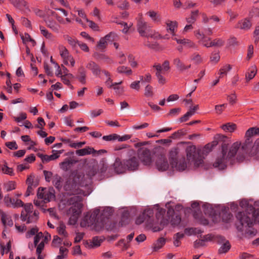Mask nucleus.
<instances>
[{"mask_svg":"<svg viewBox=\"0 0 259 259\" xmlns=\"http://www.w3.org/2000/svg\"><path fill=\"white\" fill-rule=\"evenodd\" d=\"M84 176L82 175L76 174L73 176L72 182H68L64 186L66 191H71L74 195L71 197L67 201V205L70 206L67 211V214L69 217V224L75 225L81 212L82 207V197L76 196L75 194H82L85 195L84 193L78 192L77 189L79 186H83L84 183L82 182Z\"/></svg>","mask_w":259,"mask_h":259,"instance_id":"f257e3e1","label":"nucleus"},{"mask_svg":"<svg viewBox=\"0 0 259 259\" xmlns=\"http://www.w3.org/2000/svg\"><path fill=\"white\" fill-rule=\"evenodd\" d=\"M186 159L183 158L178 162L175 163L172 162L171 166L176 170L181 171L186 169L187 168L192 167L193 163L194 167L199 166L203 163V159L201 157L196 158V148L195 146H188L186 149Z\"/></svg>","mask_w":259,"mask_h":259,"instance_id":"f03ea898","label":"nucleus"},{"mask_svg":"<svg viewBox=\"0 0 259 259\" xmlns=\"http://www.w3.org/2000/svg\"><path fill=\"white\" fill-rule=\"evenodd\" d=\"M240 145L241 142L240 141L234 142L228 151L227 146L226 144L223 145L222 146V151L218 155L213 164V166L219 169H225L227 166L228 161L231 158L235 156Z\"/></svg>","mask_w":259,"mask_h":259,"instance_id":"7ed1b4c3","label":"nucleus"},{"mask_svg":"<svg viewBox=\"0 0 259 259\" xmlns=\"http://www.w3.org/2000/svg\"><path fill=\"white\" fill-rule=\"evenodd\" d=\"M51 239V236L49 234L44 235L42 232L36 234L33 238V244L29 242L28 244V248L32 250L36 247V254L37 259H44V256L41 254L42 251L44 249L45 244H47Z\"/></svg>","mask_w":259,"mask_h":259,"instance_id":"20e7f679","label":"nucleus"},{"mask_svg":"<svg viewBox=\"0 0 259 259\" xmlns=\"http://www.w3.org/2000/svg\"><path fill=\"white\" fill-rule=\"evenodd\" d=\"M138 156L141 162L146 166H150L153 162L151 152L145 147L140 148L138 150Z\"/></svg>","mask_w":259,"mask_h":259,"instance_id":"39448f33","label":"nucleus"},{"mask_svg":"<svg viewBox=\"0 0 259 259\" xmlns=\"http://www.w3.org/2000/svg\"><path fill=\"white\" fill-rule=\"evenodd\" d=\"M99 210L96 209L94 210L91 214L88 213L80 222L81 227L93 226V228H97V217L99 214Z\"/></svg>","mask_w":259,"mask_h":259,"instance_id":"423d86ee","label":"nucleus"},{"mask_svg":"<svg viewBox=\"0 0 259 259\" xmlns=\"http://www.w3.org/2000/svg\"><path fill=\"white\" fill-rule=\"evenodd\" d=\"M37 198L42 199L45 202H48L55 198V190L52 188H39L37 193Z\"/></svg>","mask_w":259,"mask_h":259,"instance_id":"0eeeda50","label":"nucleus"},{"mask_svg":"<svg viewBox=\"0 0 259 259\" xmlns=\"http://www.w3.org/2000/svg\"><path fill=\"white\" fill-rule=\"evenodd\" d=\"M149 27L147 23L142 18V15H140L139 18H137V30L140 34L142 36H152Z\"/></svg>","mask_w":259,"mask_h":259,"instance_id":"6e6552de","label":"nucleus"},{"mask_svg":"<svg viewBox=\"0 0 259 259\" xmlns=\"http://www.w3.org/2000/svg\"><path fill=\"white\" fill-rule=\"evenodd\" d=\"M64 152V150L52 151V154L50 155L42 154H38V156L40 158L43 163H48L51 161L55 160L58 159Z\"/></svg>","mask_w":259,"mask_h":259,"instance_id":"1a4fd4ad","label":"nucleus"},{"mask_svg":"<svg viewBox=\"0 0 259 259\" xmlns=\"http://www.w3.org/2000/svg\"><path fill=\"white\" fill-rule=\"evenodd\" d=\"M4 202L6 205L13 208H19L23 206V201L17 198H12L9 195H7L4 197Z\"/></svg>","mask_w":259,"mask_h":259,"instance_id":"9d476101","label":"nucleus"},{"mask_svg":"<svg viewBox=\"0 0 259 259\" xmlns=\"http://www.w3.org/2000/svg\"><path fill=\"white\" fill-rule=\"evenodd\" d=\"M194 34L200 44L207 48L211 47L212 40L210 38L205 36L203 33H201L199 30L195 31Z\"/></svg>","mask_w":259,"mask_h":259,"instance_id":"9b49d317","label":"nucleus"},{"mask_svg":"<svg viewBox=\"0 0 259 259\" xmlns=\"http://www.w3.org/2000/svg\"><path fill=\"white\" fill-rule=\"evenodd\" d=\"M240 207L245 210L244 212H240V213H244L245 216H249L252 217V214L254 213L255 210H254V207L251 204H250L249 202L245 199L242 200L240 202ZM239 213V212L238 213Z\"/></svg>","mask_w":259,"mask_h":259,"instance_id":"f8f14e48","label":"nucleus"},{"mask_svg":"<svg viewBox=\"0 0 259 259\" xmlns=\"http://www.w3.org/2000/svg\"><path fill=\"white\" fill-rule=\"evenodd\" d=\"M156 168L159 171H165L169 168V164L164 156H161L158 157L155 162Z\"/></svg>","mask_w":259,"mask_h":259,"instance_id":"ddd939ff","label":"nucleus"},{"mask_svg":"<svg viewBox=\"0 0 259 259\" xmlns=\"http://www.w3.org/2000/svg\"><path fill=\"white\" fill-rule=\"evenodd\" d=\"M103 150L96 151L93 148L91 147H86L84 148L77 149L75 151V153L79 156H83L91 154L98 153V154H101L103 152Z\"/></svg>","mask_w":259,"mask_h":259,"instance_id":"4468645a","label":"nucleus"},{"mask_svg":"<svg viewBox=\"0 0 259 259\" xmlns=\"http://www.w3.org/2000/svg\"><path fill=\"white\" fill-rule=\"evenodd\" d=\"M116 37V34L114 32H110L108 34L106 35L104 37L101 38L98 43V47L101 49H104L107 44V41H110L113 40Z\"/></svg>","mask_w":259,"mask_h":259,"instance_id":"2eb2a0df","label":"nucleus"},{"mask_svg":"<svg viewBox=\"0 0 259 259\" xmlns=\"http://www.w3.org/2000/svg\"><path fill=\"white\" fill-rule=\"evenodd\" d=\"M113 167L114 171L117 174H121L124 172L127 169L125 160L123 161H120V159H117L114 162Z\"/></svg>","mask_w":259,"mask_h":259,"instance_id":"dca6fc26","label":"nucleus"},{"mask_svg":"<svg viewBox=\"0 0 259 259\" xmlns=\"http://www.w3.org/2000/svg\"><path fill=\"white\" fill-rule=\"evenodd\" d=\"M21 218L22 221H26L27 223H30L34 222L38 219V212L35 211L31 213H28L24 214V213L21 214Z\"/></svg>","mask_w":259,"mask_h":259,"instance_id":"f3484780","label":"nucleus"},{"mask_svg":"<svg viewBox=\"0 0 259 259\" xmlns=\"http://www.w3.org/2000/svg\"><path fill=\"white\" fill-rule=\"evenodd\" d=\"M165 25L167 31L175 36L178 26V22L176 21L167 20L165 21Z\"/></svg>","mask_w":259,"mask_h":259,"instance_id":"a211bd4d","label":"nucleus"},{"mask_svg":"<svg viewBox=\"0 0 259 259\" xmlns=\"http://www.w3.org/2000/svg\"><path fill=\"white\" fill-rule=\"evenodd\" d=\"M86 67L90 70L95 76H99L102 71L99 66L93 61L89 62L87 64Z\"/></svg>","mask_w":259,"mask_h":259,"instance_id":"6ab92c4d","label":"nucleus"},{"mask_svg":"<svg viewBox=\"0 0 259 259\" xmlns=\"http://www.w3.org/2000/svg\"><path fill=\"white\" fill-rule=\"evenodd\" d=\"M127 169L134 170L138 168L139 166V161L137 158L133 157L128 160L125 161Z\"/></svg>","mask_w":259,"mask_h":259,"instance_id":"aec40b11","label":"nucleus"},{"mask_svg":"<svg viewBox=\"0 0 259 259\" xmlns=\"http://www.w3.org/2000/svg\"><path fill=\"white\" fill-rule=\"evenodd\" d=\"M153 67L155 68L156 71L155 73V75L158 79V81L159 83L161 84H164L166 83V80L165 78L162 75L163 73L161 72V69H160V67L158 64H154L153 66Z\"/></svg>","mask_w":259,"mask_h":259,"instance_id":"412c9836","label":"nucleus"},{"mask_svg":"<svg viewBox=\"0 0 259 259\" xmlns=\"http://www.w3.org/2000/svg\"><path fill=\"white\" fill-rule=\"evenodd\" d=\"M251 26L250 21L245 18L239 21L236 25V28H239L243 30H249Z\"/></svg>","mask_w":259,"mask_h":259,"instance_id":"4be33fe9","label":"nucleus"},{"mask_svg":"<svg viewBox=\"0 0 259 259\" xmlns=\"http://www.w3.org/2000/svg\"><path fill=\"white\" fill-rule=\"evenodd\" d=\"M45 21L47 26L52 31L57 33L59 32L61 29V26L59 24L53 20H45Z\"/></svg>","mask_w":259,"mask_h":259,"instance_id":"5701e85b","label":"nucleus"},{"mask_svg":"<svg viewBox=\"0 0 259 259\" xmlns=\"http://www.w3.org/2000/svg\"><path fill=\"white\" fill-rule=\"evenodd\" d=\"M255 135H259V128L251 127L246 132L245 137L246 138L245 144L247 145L249 143L250 138Z\"/></svg>","mask_w":259,"mask_h":259,"instance_id":"b1692460","label":"nucleus"},{"mask_svg":"<svg viewBox=\"0 0 259 259\" xmlns=\"http://www.w3.org/2000/svg\"><path fill=\"white\" fill-rule=\"evenodd\" d=\"M232 69V66L229 64H225L223 65L218 71L219 78H223L227 76L229 71Z\"/></svg>","mask_w":259,"mask_h":259,"instance_id":"393cba45","label":"nucleus"},{"mask_svg":"<svg viewBox=\"0 0 259 259\" xmlns=\"http://www.w3.org/2000/svg\"><path fill=\"white\" fill-rule=\"evenodd\" d=\"M174 64L180 71H184L191 68V65H185L181 60L178 58L174 60Z\"/></svg>","mask_w":259,"mask_h":259,"instance_id":"a878e982","label":"nucleus"},{"mask_svg":"<svg viewBox=\"0 0 259 259\" xmlns=\"http://www.w3.org/2000/svg\"><path fill=\"white\" fill-rule=\"evenodd\" d=\"M146 14L149 16L154 23H158L161 20L160 15L154 11L150 10L147 12Z\"/></svg>","mask_w":259,"mask_h":259,"instance_id":"bb28decb","label":"nucleus"},{"mask_svg":"<svg viewBox=\"0 0 259 259\" xmlns=\"http://www.w3.org/2000/svg\"><path fill=\"white\" fill-rule=\"evenodd\" d=\"M63 63L68 66L74 67L75 65V60L73 57L69 54L62 58Z\"/></svg>","mask_w":259,"mask_h":259,"instance_id":"cd10ccee","label":"nucleus"},{"mask_svg":"<svg viewBox=\"0 0 259 259\" xmlns=\"http://www.w3.org/2000/svg\"><path fill=\"white\" fill-rule=\"evenodd\" d=\"M174 39L177 42L178 44L183 45L187 48H195V45L194 42L188 39H178L175 38Z\"/></svg>","mask_w":259,"mask_h":259,"instance_id":"c85d7f7f","label":"nucleus"},{"mask_svg":"<svg viewBox=\"0 0 259 259\" xmlns=\"http://www.w3.org/2000/svg\"><path fill=\"white\" fill-rule=\"evenodd\" d=\"M63 141L68 144V146L74 149H79L82 147L85 144V142H74L70 141L69 139L64 140Z\"/></svg>","mask_w":259,"mask_h":259,"instance_id":"c756f323","label":"nucleus"},{"mask_svg":"<svg viewBox=\"0 0 259 259\" xmlns=\"http://www.w3.org/2000/svg\"><path fill=\"white\" fill-rule=\"evenodd\" d=\"M73 163V160L66 158L63 162L60 163L59 165L60 168L64 170L67 171L69 169Z\"/></svg>","mask_w":259,"mask_h":259,"instance_id":"7c9ffc66","label":"nucleus"},{"mask_svg":"<svg viewBox=\"0 0 259 259\" xmlns=\"http://www.w3.org/2000/svg\"><path fill=\"white\" fill-rule=\"evenodd\" d=\"M190 60L195 65H199L203 62V57L197 53H194L191 55Z\"/></svg>","mask_w":259,"mask_h":259,"instance_id":"2f4dec72","label":"nucleus"},{"mask_svg":"<svg viewBox=\"0 0 259 259\" xmlns=\"http://www.w3.org/2000/svg\"><path fill=\"white\" fill-rule=\"evenodd\" d=\"M257 69L255 66H251L246 73V80L249 81L252 79L256 75Z\"/></svg>","mask_w":259,"mask_h":259,"instance_id":"473e14b6","label":"nucleus"},{"mask_svg":"<svg viewBox=\"0 0 259 259\" xmlns=\"http://www.w3.org/2000/svg\"><path fill=\"white\" fill-rule=\"evenodd\" d=\"M20 35L23 44H27L28 43H30L31 45L33 47L35 45V41L28 33H25L24 34H21Z\"/></svg>","mask_w":259,"mask_h":259,"instance_id":"72a5a7b5","label":"nucleus"},{"mask_svg":"<svg viewBox=\"0 0 259 259\" xmlns=\"http://www.w3.org/2000/svg\"><path fill=\"white\" fill-rule=\"evenodd\" d=\"M39 28L41 34L42 35L46 38L51 40L53 39L54 36L53 34L51 32H50L47 29H46L44 26H39Z\"/></svg>","mask_w":259,"mask_h":259,"instance_id":"f704fd0d","label":"nucleus"},{"mask_svg":"<svg viewBox=\"0 0 259 259\" xmlns=\"http://www.w3.org/2000/svg\"><path fill=\"white\" fill-rule=\"evenodd\" d=\"M178 154H179V150L178 148H176L171 149L169 151L168 157L170 161V165H171L172 162L173 163H175V162L177 161Z\"/></svg>","mask_w":259,"mask_h":259,"instance_id":"c9c22d12","label":"nucleus"},{"mask_svg":"<svg viewBox=\"0 0 259 259\" xmlns=\"http://www.w3.org/2000/svg\"><path fill=\"white\" fill-rule=\"evenodd\" d=\"M1 218L2 222L5 227L12 226L13 225V221L9 215L3 213L1 214Z\"/></svg>","mask_w":259,"mask_h":259,"instance_id":"e433bc0d","label":"nucleus"},{"mask_svg":"<svg viewBox=\"0 0 259 259\" xmlns=\"http://www.w3.org/2000/svg\"><path fill=\"white\" fill-rule=\"evenodd\" d=\"M52 15L54 16L56 18L58 22L60 24H70L71 23L72 21L71 19L68 17H66L65 20H64L61 16H59L57 14L55 15L54 12H52Z\"/></svg>","mask_w":259,"mask_h":259,"instance_id":"4c0bfd02","label":"nucleus"},{"mask_svg":"<svg viewBox=\"0 0 259 259\" xmlns=\"http://www.w3.org/2000/svg\"><path fill=\"white\" fill-rule=\"evenodd\" d=\"M53 184L58 189H60L62 187V178L57 174L53 176Z\"/></svg>","mask_w":259,"mask_h":259,"instance_id":"58836bf2","label":"nucleus"},{"mask_svg":"<svg viewBox=\"0 0 259 259\" xmlns=\"http://www.w3.org/2000/svg\"><path fill=\"white\" fill-rule=\"evenodd\" d=\"M64 38L72 47V48L74 49L77 46L79 41L68 35H64Z\"/></svg>","mask_w":259,"mask_h":259,"instance_id":"ea45409f","label":"nucleus"},{"mask_svg":"<svg viewBox=\"0 0 259 259\" xmlns=\"http://www.w3.org/2000/svg\"><path fill=\"white\" fill-rule=\"evenodd\" d=\"M77 78L82 84H84L86 83V72L84 69H79Z\"/></svg>","mask_w":259,"mask_h":259,"instance_id":"a19ab883","label":"nucleus"},{"mask_svg":"<svg viewBox=\"0 0 259 259\" xmlns=\"http://www.w3.org/2000/svg\"><path fill=\"white\" fill-rule=\"evenodd\" d=\"M16 188V183L15 181H9L4 184V189L7 192L15 190Z\"/></svg>","mask_w":259,"mask_h":259,"instance_id":"79ce46f5","label":"nucleus"},{"mask_svg":"<svg viewBox=\"0 0 259 259\" xmlns=\"http://www.w3.org/2000/svg\"><path fill=\"white\" fill-rule=\"evenodd\" d=\"M218 144V142L216 141H213L210 143H208L206 144L203 148L202 150L203 153H208L210 152L214 147L217 146Z\"/></svg>","mask_w":259,"mask_h":259,"instance_id":"37998d69","label":"nucleus"},{"mask_svg":"<svg viewBox=\"0 0 259 259\" xmlns=\"http://www.w3.org/2000/svg\"><path fill=\"white\" fill-rule=\"evenodd\" d=\"M57 231L59 235L64 238L67 237L68 233L66 231V226L63 223H60L59 226L57 228Z\"/></svg>","mask_w":259,"mask_h":259,"instance_id":"c03bdc74","label":"nucleus"},{"mask_svg":"<svg viewBox=\"0 0 259 259\" xmlns=\"http://www.w3.org/2000/svg\"><path fill=\"white\" fill-rule=\"evenodd\" d=\"M122 83V81L119 82H114V85L112 88L115 91V93L117 95H121L124 92V88L122 87L119 86V84Z\"/></svg>","mask_w":259,"mask_h":259,"instance_id":"a18cd8bd","label":"nucleus"},{"mask_svg":"<svg viewBox=\"0 0 259 259\" xmlns=\"http://www.w3.org/2000/svg\"><path fill=\"white\" fill-rule=\"evenodd\" d=\"M221 127L224 131L231 133L235 130L236 125L234 123H228L223 125Z\"/></svg>","mask_w":259,"mask_h":259,"instance_id":"49530a36","label":"nucleus"},{"mask_svg":"<svg viewBox=\"0 0 259 259\" xmlns=\"http://www.w3.org/2000/svg\"><path fill=\"white\" fill-rule=\"evenodd\" d=\"M117 72L118 73H125L126 75H131L132 74V70L125 66H120L117 67Z\"/></svg>","mask_w":259,"mask_h":259,"instance_id":"de8ad7c7","label":"nucleus"},{"mask_svg":"<svg viewBox=\"0 0 259 259\" xmlns=\"http://www.w3.org/2000/svg\"><path fill=\"white\" fill-rule=\"evenodd\" d=\"M198 13L199 11L198 10L192 12L190 17L186 18L187 23L192 24L194 23L198 15Z\"/></svg>","mask_w":259,"mask_h":259,"instance_id":"09e8293b","label":"nucleus"},{"mask_svg":"<svg viewBox=\"0 0 259 259\" xmlns=\"http://www.w3.org/2000/svg\"><path fill=\"white\" fill-rule=\"evenodd\" d=\"M58 50L61 58L70 54L66 47L62 45L58 46Z\"/></svg>","mask_w":259,"mask_h":259,"instance_id":"8fccbe9b","label":"nucleus"},{"mask_svg":"<svg viewBox=\"0 0 259 259\" xmlns=\"http://www.w3.org/2000/svg\"><path fill=\"white\" fill-rule=\"evenodd\" d=\"M24 210H22L21 213L27 214L28 213H31L36 211L33 210V206L31 203H28L25 204H24Z\"/></svg>","mask_w":259,"mask_h":259,"instance_id":"3c124183","label":"nucleus"},{"mask_svg":"<svg viewBox=\"0 0 259 259\" xmlns=\"http://www.w3.org/2000/svg\"><path fill=\"white\" fill-rule=\"evenodd\" d=\"M144 95L147 97H152L154 96L153 88L151 85L147 84L145 87Z\"/></svg>","mask_w":259,"mask_h":259,"instance_id":"603ef678","label":"nucleus"},{"mask_svg":"<svg viewBox=\"0 0 259 259\" xmlns=\"http://www.w3.org/2000/svg\"><path fill=\"white\" fill-rule=\"evenodd\" d=\"M251 153L252 155L259 156V139L255 141L252 147Z\"/></svg>","mask_w":259,"mask_h":259,"instance_id":"864d4df0","label":"nucleus"},{"mask_svg":"<svg viewBox=\"0 0 259 259\" xmlns=\"http://www.w3.org/2000/svg\"><path fill=\"white\" fill-rule=\"evenodd\" d=\"M1 170L5 174L9 175L10 176L14 175V171L13 169L8 167L6 164L2 165Z\"/></svg>","mask_w":259,"mask_h":259,"instance_id":"5fc2aeb1","label":"nucleus"},{"mask_svg":"<svg viewBox=\"0 0 259 259\" xmlns=\"http://www.w3.org/2000/svg\"><path fill=\"white\" fill-rule=\"evenodd\" d=\"M38 229L35 227L32 228L30 230L28 231L26 234L25 236L26 238H30L32 236H34V237L37 234L39 233V232H38Z\"/></svg>","mask_w":259,"mask_h":259,"instance_id":"6e6d98bb","label":"nucleus"},{"mask_svg":"<svg viewBox=\"0 0 259 259\" xmlns=\"http://www.w3.org/2000/svg\"><path fill=\"white\" fill-rule=\"evenodd\" d=\"M220 59V56L219 53L213 52L210 57V62L213 64H217Z\"/></svg>","mask_w":259,"mask_h":259,"instance_id":"4d7b16f0","label":"nucleus"},{"mask_svg":"<svg viewBox=\"0 0 259 259\" xmlns=\"http://www.w3.org/2000/svg\"><path fill=\"white\" fill-rule=\"evenodd\" d=\"M230 248V244L228 241L224 243L219 250L220 253H225L227 252Z\"/></svg>","mask_w":259,"mask_h":259,"instance_id":"13d9d810","label":"nucleus"},{"mask_svg":"<svg viewBox=\"0 0 259 259\" xmlns=\"http://www.w3.org/2000/svg\"><path fill=\"white\" fill-rule=\"evenodd\" d=\"M225 41L220 38L214 39L212 40L211 47H220L224 45Z\"/></svg>","mask_w":259,"mask_h":259,"instance_id":"bf43d9fd","label":"nucleus"},{"mask_svg":"<svg viewBox=\"0 0 259 259\" xmlns=\"http://www.w3.org/2000/svg\"><path fill=\"white\" fill-rule=\"evenodd\" d=\"M127 59L130 65L133 68H136L138 66L137 62L135 60L134 56L132 54H128L127 55Z\"/></svg>","mask_w":259,"mask_h":259,"instance_id":"052dcab7","label":"nucleus"},{"mask_svg":"<svg viewBox=\"0 0 259 259\" xmlns=\"http://www.w3.org/2000/svg\"><path fill=\"white\" fill-rule=\"evenodd\" d=\"M160 67V69H161V72L164 73L165 72L168 71L170 68L169 67V63L168 61H165L162 65L160 64H157Z\"/></svg>","mask_w":259,"mask_h":259,"instance_id":"680f3d73","label":"nucleus"},{"mask_svg":"<svg viewBox=\"0 0 259 259\" xmlns=\"http://www.w3.org/2000/svg\"><path fill=\"white\" fill-rule=\"evenodd\" d=\"M193 115V113L189 110L186 114H185L179 119V121L181 122L186 121L188 120L189 118Z\"/></svg>","mask_w":259,"mask_h":259,"instance_id":"e2e57ef3","label":"nucleus"},{"mask_svg":"<svg viewBox=\"0 0 259 259\" xmlns=\"http://www.w3.org/2000/svg\"><path fill=\"white\" fill-rule=\"evenodd\" d=\"M165 244V239L163 238H159L155 244L154 249L158 250Z\"/></svg>","mask_w":259,"mask_h":259,"instance_id":"0e129e2a","label":"nucleus"},{"mask_svg":"<svg viewBox=\"0 0 259 259\" xmlns=\"http://www.w3.org/2000/svg\"><path fill=\"white\" fill-rule=\"evenodd\" d=\"M141 80L134 81L130 84V88L132 89L135 90L137 91H139L140 90V81Z\"/></svg>","mask_w":259,"mask_h":259,"instance_id":"69168bd1","label":"nucleus"},{"mask_svg":"<svg viewBox=\"0 0 259 259\" xmlns=\"http://www.w3.org/2000/svg\"><path fill=\"white\" fill-rule=\"evenodd\" d=\"M16 7L22 10L28 9L27 3L24 0H19L18 6H16Z\"/></svg>","mask_w":259,"mask_h":259,"instance_id":"338daca9","label":"nucleus"},{"mask_svg":"<svg viewBox=\"0 0 259 259\" xmlns=\"http://www.w3.org/2000/svg\"><path fill=\"white\" fill-rule=\"evenodd\" d=\"M117 134H113L108 136H104L103 137V139L106 141L117 140Z\"/></svg>","mask_w":259,"mask_h":259,"instance_id":"774afa93","label":"nucleus"}]
</instances>
